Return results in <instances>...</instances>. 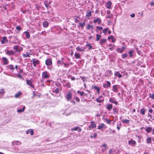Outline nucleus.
<instances>
[{
    "mask_svg": "<svg viewBox=\"0 0 154 154\" xmlns=\"http://www.w3.org/2000/svg\"><path fill=\"white\" fill-rule=\"evenodd\" d=\"M45 64L47 66H50L52 64V60L50 59H48L45 60Z\"/></svg>",
    "mask_w": 154,
    "mask_h": 154,
    "instance_id": "obj_1",
    "label": "nucleus"
},
{
    "mask_svg": "<svg viewBox=\"0 0 154 154\" xmlns=\"http://www.w3.org/2000/svg\"><path fill=\"white\" fill-rule=\"evenodd\" d=\"M8 40L7 39V38L6 37L4 36L2 38V40L1 41V42L2 44H4L8 43Z\"/></svg>",
    "mask_w": 154,
    "mask_h": 154,
    "instance_id": "obj_2",
    "label": "nucleus"
},
{
    "mask_svg": "<svg viewBox=\"0 0 154 154\" xmlns=\"http://www.w3.org/2000/svg\"><path fill=\"white\" fill-rule=\"evenodd\" d=\"M42 77L43 79H47L49 78V76L48 75V72L47 71L44 72L42 74Z\"/></svg>",
    "mask_w": 154,
    "mask_h": 154,
    "instance_id": "obj_3",
    "label": "nucleus"
},
{
    "mask_svg": "<svg viewBox=\"0 0 154 154\" xmlns=\"http://www.w3.org/2000/svg\"><path fill=\"white\" fill-rule=\"evenodd\" d=\"M91 125L89 126V128L91 129L92 128H95L96 127V125L94 121L91 122Z\"/></svg>",
    "mask_w": 154,
    "mask_h": 154,
    "instance_id": "obj_4",
    "label": "nucleus"
},
{
    "mask_svg": "<svg viewBox=\"0 0 154 154\" xmlns=\"http://www.w3.org/2000/svg\"><path fill=\"white\" fill-rule=\"evenodd\" d=\"M109 101L112 103H113L116 105H117L118 102L114 98L111 97L109 99Z\"/></svg>",
    "mask_w": 154,
    "mask_h": 154,
    "instance_id": "obj_5",
    "label": "nucleus"
},
{
    "mask_svg": "<svg viewBox=\"0 0 154 154\" xmlns=\"http://www.w3.org/2000/svg\"><path fill=\"white\" fill-rule=\"evenodd\" d=\"M33 61V63L34 66L35 67L37 64H38L40 63V62L38 60H35V59H33L32 61Z\"/></svg>",
    "mask_w": 154,
    "mask_h": 154,
    "instance_id": "obj_6",
    "label": "nucleus"
},
{
    "mask_svg": "<svg viewBox=\"0 0 154 154\" xmlns=\"http://www.w3.org/2000/svg\"><path fill=\"white\" fill-rule=\"evenodd\" d=\"M72 93L71 92H69L67 95L66 98L67 101L71 100L72 98Z\"/></svg>",
    "mask_w": 154,
    "mask_h": 154,
    "instance_id": "obj_7",
    "label": "nucleus"
},
{
    "mask_svg": "<svg viewBox=\"0 0 154 154\" xmlns=\"http://www.w3.org/2000/svg\"><path fill=\"white\" fill-rule=\"evenodd\" d=\"M112 3L110 1H109L106 4V7L109 9H110L111 8V5Z\"/></svg>",
    "mask_w": 154,
    "mask_h": 154,
    "instance_id": "obj_8",
    "label": "nucleus"
},
{
    "mask_svg": "<svg viewBox=\"0 0 154 154\" xmlns=\"http://www.w3.org/2000/svg\"><path fill=\"white\" fill-rule=\"evenodd\" d=\"M112 75V72L111 70H110L106 71L105 74V76L106 77H108L111 76Z\"/></svg>",
    "mask_w": 154,
    "mask_h": 154,
    "instance_id": "obj_9",
    "label": "nucleus"
},
{
    "mask_svg": "<svg viewBox=\"0 0 154 154\" xmlns=\"http://www.w3.org/2000/svg\"><path fill=\"white\" fill-rule=\"evenodd\" d=\"M6 54L8 55H14V52L12 50H8L6 52Z\"/></svg>",
    "mask_w": 154,
    "mask_h": 154,
    "instance_id": "obj_10",
    "label": "nucleus"
},
{
    "mask_svg": "<svg viewBox=\"0 0 154 154\" xmlns=\"http://www.w3.org/2000/svg\"><path fill=\"white\" fill-rule=\"evenodd\" d=\"M112 104L109 103L106 105V109L109 111H110L112 108Z\"/></svg>",
    "mask_w": 154,
    "mask_h": 154,
    "instance_id": "obj_11",
    "label": "nucleus"
},
{
    "mask_svg": "<svg viewBox=\"0 0 154 154\" xmlns=\"http://www.w3.org/2000/svg\"><path fill=\"white\" fill-rule=\"evenodd\" d=\"M2 60L3 62L4 65H7L8 63V61L6 58L5 57H3L2 58Z\"/></svg>",
    "mask_w": 154,
    "mask_h": 154,
    "instance_id": "obj_12",
    "label": "nucleus"
},
{
    "mask_svg": "<svg viewBox=\"0 0 154 154\" xmlns=\"http://www.w3.org/2000/svg\"><path fill=\"white\" fill-rule=\"evenodd\" d=\"M26 84L30 85L31 87L33 88H34V86L32 84V81L29 80H27L26 79Z\"/></svg>",
    "mask_w": 154,
    "mask_h": 154,
    "instance_id": "obj_13",
    "label": "nucleus"
},
{
    "mask_svg": "<svg viewBox=\"0 0 154 154\" xmlns=\"http://www.w3.org/2000/svg\"><path fill=\"white\" fill-rule=\"evenodd\" d=\"M76 50L79 51L80 52H83L85 51V48H82L80 47L79 46H77L76 48Z\"/></svg>",
    "mask_w": 154,
    "mask_h": 154,
    "instance_id": "obj_14",
    "label": "nucleus"
},
{
    "mask_svg": "<svg viewBox=\"0 0 154 154\" xmlns=\"http://www.w3.org/2000/svg\"><path fill=\"white\" fill-rule=\"evenodd\" d=\"M94 23H95L97 22L99 25L100 24L101 22V20L100 18H97L96 19L94 20L93 21Z\"/></svg>",
    "mask_w": 154,
    "mask_h": 154,
    "instance_id": "obj_15",
    "label": "nucleus"
},
{
    "mask_svg": "<svg viewBox=\"0 0 154 154\" xmlns=\"http://www.w3.org/2000/svg\"><path fill=\"white\" fill-rule=\"evenodd\" d=\"M92 88H94L97 90V93L99 94L100 93V88L95 85H93L92 87Z\"/></svg>",
    "mask_w": 154,
    "mask_h": 154,
    "instance_id": "obj_16",
    "label": "nucleus"
},
{
    "mask_svg": "<svg viewBox=\"0 0 154 154\" xmlns=\"http://www.w3.org/2000/svg\"><path fill=\"white\" fill-rule=\"evenodd\" d=\"M110 85V82L109 81H107V85L106 84H104L103 85V87L104 88H107L109 87Z\"/></svg>",
    "mask_w": 154,
    "mask_h": 154,
    "instance_id": "obj_17",
    "label": "nucleus"
},
{
    "mask_svg": "<svg viewBox=\"0 0 154 154\" xmlns=\"http://www.w3.org/2000/svg\"><path fill=\"white\" fill-rule=\"evenodd\" d=\"M72 131H78L79 132H80L82 130L81 128L79 127H75L71 129Z\"/></svg>",
    "mask_w": 154,
    "mask_h": 154,
    "instance_id": "obj_18",
    "label": "nucleus"
},
{
    "mask_svg": "<svg viewBox=\"0 0 154 154\" xmlns=\"http://www.w3.org/2000/svg\"><path fill=\"white\" fill-rule=\"evenodd\" d=\"M112 91L116 93L118 91V88L117 85H113L112 87Z\"/></svg>",
    "mask_w": 154,
    "mask_h": 154,
    "instance_id": "obj_19",
    "label": "nucleus"
},
{
    "mask_svg": "<svg viewBox=\"0 0 154 154\" xmlns=\"http://www.w3.org/2000/svg\"><path fill=\"white\" fill-rule=\"evenodd\" d=\"M43 25L44 27L47 28L48 26L49 23L48 21H45L43 23Z\"/></svg>",
    "mask_w": 154,
    "mask_h": 154,
    "instance_id": "obj_20",
    "label": "nucleus"
},
{
    "mask_svg": "<svg viewBox=\"0 0 154 154\" xmlns=\"http://www.w3.org/2000/svg\"><path fill=\"white\" fill-rule=\"evenodd\" d=\"M114 75L115 76H117L119 78H121L122 76V75L119 73V72L118 71L116 72L115 73Z\"/></svg>",
    "mask_w": 154,
    "mask_h": 154,
    "instance_id": "obj_21",
    "label": "nucleus"
},
{
    "mask_svg": "<svg viewBox=\"0 0 154 154\" xmlns=\"http://www.w3.org/2000/svg\"><path fill=\"white\" fill-rule=\"evenodd\" d=\"M152 129V128L151 127H148L145 128L146 131L148 133L150 132L151 131Z\"/></svg>",
    "mask_w": 154,
    "mask_h": 154,
    "instance_id": "obj_22",
    "label": "nucleus"
},
{
    "mask_svg": "<svg viewBox=\"0 0 154 154\" xmlns=\"http://www.w3.org/2000/svg\"><path fill=\"white\" fill-rule=\"evenodd\" d=\"M106 42V40L105 39H101L100 42V43L101 45H103Z\"/></svg>",
    "mask_w": 154,
    "mask_h": 154,
    "instance_id": "obj_23",
    "label": "nucleus"
},
{
    "mask_svg": "<svg viewBox=\"0 0 154 154\" xmlns=\"http://www.w3.org/2000/svg\"><path fill=\"white\" fill-rule=\"evenodd\" d=\"M5 92V91H4V89H2L0 91V98L3 96Z\"/></svg>",
    "mask_w": 154,
    "mask_h": 154,
    "instance_id": "obj_24",
    "label": "nucleus"
},
{
    "mask_svg": "<svg viewBox=\"0 0 154 154\" xmlns=\"http://www.w3.org/2000/svg\"><path fill=\"white\" fill-rule=\"evenodd\" d=\"M74 55L76 59H79L81 58V56L79 53H75Z\"/></svg>",
    "mask_w": 154,
    "mask_h": 154,
    "instance_id": "obj_25",
    "label": "nucleus"
},
{
    "mask_svg": "<svg viewBox=\"0 0 154 154\" xmlns=\"http://www.w3.org/2000/svg\"><path fill=\"white\" fill-rule=\"evenodd\" d=\"M8 68L10 69L13 70L14 69V68L13 65H10L7 66Z\"/></svg>",
    "mask_w": 154,
    "mask_h": 154,
    "instance_id": "obj_26",
    "label": "nucleus"
},
{
    "mask_svg": "<svg viewBox=\"0 0 154 154\" xmlns=\"http://www.w3.org/2000/svg\"><path fill=\"white\" fill-rule=\"evenodd\" d=\"M105 126L104 124L102 123L100 125H99L98 127V129H102L103 128V127Z\"/></svg>",
    "mask_w": 154,
    "mask_h": 154,
    "instance_id": "obj_27",
    "label": "nucleus"
},
{
    "mask_svg": "<svg viewBox=\"0 0 154 154\" xmlns=\"http://www.w3.org/2000/svg\"><path fill=\"white\" fill-rule=\"evenodd\" d=\"M147 143L149 144L151 143V137H148L146 140Z\"/></svg>",
    "mask_w": 154,
    "mask_h": 154,
    "instance_id": "obj_28",
    "label": "nucleus"
},
{
    "mask_svg": "<svg viewBox=\"0 0 154 154\" xmlns=\"http://www.w3.org/2000/svg\"><path fill=\"white\" fill-rule=\"evenodd\" d=\"M96 36H97V37H96V40L97 41H99V40L101 38V35L99 34H97L96 35Z\"/></svg>",
    "mask_w": 154,
    "mask_h": 154,
    "instance_id": "obj_29",
    "label": "nucleus"
},
{
    "mask_svg": "<svg viewBox=\"0 0 154 154\" xmlns=\"http://www.w3.org/2000/svg\"><path fill=\"white\" fill-rule=\"evenodd\" d=\"M132 143V144H134L136 143V142L135 141L133 140L132 139H131L128 141V144H130Z\"/></svg>",
    "mask_w": 154,
    "mask_h": 154,
    "instance_id": "obj_30",
    "label": "nucleus"
},
{
    "mask_svg": "<svg viewBox=\"0 0 154 154\" xmlns=\"http://www.w3.org/2000/svg\"><path fill=\"white\" fill-rule=\"evenodd\" d=\"M25 34L26 35V37L27 38H29L30 37V35L29 32L26 31L24 32Z\"/></svg>",
    "mask_w": 154,
    "mask_h": 154,
    "instance_id": "obj_31",
    "label": "nucleus"
},
{
    "mask_svg": "<svg viewBox=\"0 0 154 154\" xmlns=\"http://www.w3.org/2000/svg\"><path fill=\"white\" fill-rule=\"evenodd\" d=\"M113 112L114 113L118 114V112L119 111L118 109L117 108H115L113 109Z\"/></svg>",
    "mask_w": 154,
    "mask_h": 154,
    "instance_id": "obj_32",
    "label": "nucleus"
},
{
    "mask_svg": "<svg viewBox=\"0 0 154 154\" xmlns=\"http://www.w3.org/2000/svg\"><path fill=\"white\" fill-rule=\"evenodd\" d=\"M87 29H93V26L92 25H91L89 24H88L87 27Z\"/></svg>",
    "mask_w": 154,
    "mask_h": 154,
    "instance_id": "obj_33",
    "label": "nucleus"
},
{
    "mask_svg": "<svg viewBox=\"0 0 154 154\" xmlns=\"http://www.w3.org/2000/svg\"><path fill=\"white\" fill-rule=\"evenodd\" d=\"M96 100L97 102L98 103H102L104 102V100L103 99V100H100V99H99L98 98H97Z\"/></svg>",
    "mask_w": 154,
    "mask_h": 154,
    "instance_id": "obj_34",
    "label": "nucleus"
},
{
    "mask_svg": "<svg viewBox=\"0 0 154 154\" xmlns=\"http://www.w3.org/2000/svg\"><path fill=\"white\" fill-rule=\"evenodd\" d=\"M22 94V93L21 92H19L17 94H16L15 95V98H18L20 95Z\"/></svg>",
    "mask_w": 154,
    "mask_h": 154,
    "instance_id": "obj_35",
    "label": "nucleus"
},
{
    "mask_svg": "<svg viewBox=\"0 0 154 154\" xmlns=\"http://www.w3.org/2000/svg\"><path fill=\"white\" fill-rule=\"evenodd\" d=\"M86 46L88 47V49L89 50L92 49V46L90 44H88L86 45Z\"/></svg>",
    "mask_w": 154,
    "mask_h": 154,
    "instance_id": "obj_36",
    "label": "nucleus"
},
{
    "mask_svg": "<svg viewBox=\"0 0 154 154\" xmlns=\"http://www.w3.org/2000/svg\"><path fill=\"white\" fill-rule=\"evenodd\" d=\"M122 122L123 123H126L127 124H128L130 123L129 120H128L125 119V120H122Z\"/></svg>",
    "mask_w": 154,
    "mask_h": 154,
    "instance_id": "obj_37",
    "label": "nucleus"
},
{
    "mask_svg": "<svg viewBox=\"0 0 154 154\" xmlns=\"http://www.w3.org/2000/svg\"><path fill=\"white\" fill-rule=\"evenodd\" d=\"M140 113L143 115H144L145 113V110L144 109H142L140 110Z\"/></svg>",
    "mask_w": 154,
    "mask_h": 154,
    "instance_id": "obj_38",
    "label": "nucleus"
},
{
    "mask_svg": "<svg viewBox=\"0 0 154 154\" xmlns=\"http://www.w3.org/2000/svg\"><path fill=\"white\" fill-rule=\"evenodd\" d=\"M84 92H81L79 91H77V93L80 94L81 96H82L84 94Z\"/></svg>",
    "mask_w": 154,
    "mask_h": 154,
    "instance_id": "obj_39",
    "label": "nucleus"
},
{
    "mask_svg": "<svg viewBox=\"0 0 154 154\" xmlns=\"http://www.w3.org/2000/svg\"><path fill=\"white\" fill-rule=\"evenodd\" d=\"M26 54H24L23 55V56L25 57H29V55L28 52H26Z\"/></svg>",
    "mask_w": 154,
    "mask_h": 154,
    "instance_id": "obj_40",
    "label": "nucleus"
},
{
    "mask_svg": "<svg viewBox=\"0 0 154 154\" xmlns=\"http://www.w3.org/2000/svg\"><path fill=\"white\" fill-rule=\"evenodd\" d=\"M86 16L87 17H90L91 15V11H89L88 12H87L86 14Z\"/></svg>",
    "mask_w": 154,
    "mask_h": 154,
    "instance_id": "obj_41",
    "label": "nucleus"
},
{
    "mask_svg": "<svg viewBox=\"0 0 154 154\" xmlns=\"http://www.w3.org/2000/svg\"><path fill=\"white\" fill-rule=\"evenodd\" d=\"M109 28H105L104 29L103 31V33H104V34H106L107 31L108 30Z\"/></svg>",
    "mask_w": 154,
    "mask_h": 154,
    "instance_id": "obj_42",
    "label": "nucleus"
},
{
    "mask_svg": "<svg viewBox=\"0 0 154 154\" xmlns=\"http://www.w3.org/2000/svg\"><path fill=\"white\" fill-rule=\"evenodd\" d=\"M149 97L152 99H154V93H153L152 94H150Z\"/></svg>",
    "mask_w": 154,
    "mask_h": 154,
    "instance_id": "obj_43",
    "label": "nucleus"
},
{
    "mask_svg": "<svg viewBox=\"0 0 154 154\" xmlns=\"http://www.w3.org/2000/svg\"><path fill=\"white\" fill-rule=\"evenodd\" d=\"M133 52V51H131L129 52V53L130 57H132L133 56V55L132 54V53Z\"/></svg>",
    "mask_w": 154,
    "mask_h": 154,
    "instance_id": "obj_44",
    "label": "nucleus"
},
{
    "mask_svg": "<svg viewBox=\"0 0 154 154\" xmlns=\"http://www.w3.org/2000/svg\"><path fill=\"white\" fill-rule=\"evenodd\" d=\"M122 58L123 59H125L128 56V55L127 54H122Z\"/></svg>",
    "mask_w": 154,
    "mask_h": 154,
    "instance_id": "obj_45",
    "label": "nucleus"
},
{
    "mask_svg": "<svg viewBox=\"0 0 154 154\" xmlns=\"http://www.w3.org/2000/svg\"><path fill=\"white\" fill-rule=\"evenodd\" d=\"M109 46V49L111 50H112L114 48L113 45H112L110 44Z\"/></svg>",
    "mask_w": 154,
    "mask_h": 154,
    "instance_id": "obj_46",
    "label": "nucleus"
},
{
    "mask_svg": "<svg viewBox=\"0 0 154 154\" xmlns=\"http://www.w3.org/2000/svg\"><path fill=\"white\" fill-rule=\"evenodd\" d=\"M21 74H20V72H18V74H17V77L19 79H22V77L21 75H20Z\"/></svg>",
    "mask_w": 154,
    "mask_h": 154,
    "instance_id": "obj_47",
    "label": "nucleus"
},
{
    "mask_svg": "<svg viewBox=\"0 0 154 154\" xmlns=\"http://www.w3.org/2000/svg\"><path fill=\"white\" fill-rule=\"evenodd\" d=\"M59 89L58 88H57L55 91H53L54 92H55L56 94H57L59 92Z\"/></svg>",
    "mask_w": 154,
    "mask_h": 154,
    "instance_id": "obj_48",
    "label": "nucleus"
},
{
    "mask_svg": "<svg viewBox=\"0 0 154 154\" xmlns=\"http://www.w3.org/2000/svg\"><path fill=\"white\" fill-rule=\"evenodd\" d=\"M79 24L81 26L82 28H83L84 26L85 25V22L83 23H80Z\"/></svg>",
    "mask_w": 154,
    "mask_h": 154,
    "instance_id": "obj_49",
    "label": "nucleus"
},
{
    "mask_svg": "<svg viewBox=\"0 0 154 154\" xmlns=\"http://www.w3.org/2000/svg\"><path fill=\"white\" fill-rule=\"evenodd\" d=\"M75 99L76 100V101L78 102H80V99L78 97H75Z\"/></svg>",
    "mask_w": 154,
    "mask_h": 154,
    "instance_id": "obj_50",
    "label": "nucleus"
},
{
    "mask_svg": "<svg viewBox=\"0 0 154 154\" xmlns=\"http://www.w3.org/2000/svg\"><path fill=\"white\" fill-rule=\"evenodd\" d=\"M97 134L96 133H94V134L93 135V136H92V135H91V137H94V138H96L97 136Z\"/></svg>",
    "mask_w": 154,
    "mask_h": 154,
    "instance_id": "obj_51",
    "label": "nucleus"
},
{
    "mask_svg": "<svg viewBox=\"0 0 154 154\" xmlns=\"http://www.w3.org/2000/svg\"><path fill=\"white\" fill-rule=\"evenodd\" d=\"M66 86L67 87L70 88H71V86H70V83L68 82L66 84Z\"/></svg>",
    "mask_w": 154,
    "mask_h": 154,
    "instance_id": "obj_52",
    "label": "nucleus"
},
{
    "mask_svg": "<svg viewBox=\"0 0 154 154\" xmlns=\"http://www.w3.org/2000/svg\"><path fill=\"white\" fill-rule=\"evenodd\" d=\"M30 134L31 135H33L34 134V132L32 130H30Z\"/></svg>",
    "mask_w": 154,
    "mask_h": 154,
    "instance_id": "obj_53",
    "label": "nucleus"
},
{
    "mask_svg": "<svg viewBox=\"0 0 154 154\" xmlns=\"http://www.w3.org/2000/svg\"><path fill=\"white\" fill-rule=\"evenodd\" d=\"M64 66L65 67H68L69 66V63L66 64V63H64Z\"/></svg>",
    "mask_w": 154,
    "mask_h": 154,
    "instance_id": "obj_54",
    "label": "nucleus"
},
{
    "mask_svg": "<svg viewBox=\"0 0 154 154\" xmlns=\"http://www.w3.org/2000/svg\"><path fill=\"white\" fill-rule=\"evenodd\" d=\"M16 29H17L19 30V31L21 29V28L19 26H17L16 27Z\"/></svg>",
    "mask_w": 154,
    "mask_h": 154,
    "instance_id": "obj_55",
    "label": "nucleus"
},
{
    "mask_svg": "<svg viewBox=\"0 0 154 154\" xmlns=\"http://www.w3.org/2000/svg\"><path fill=\"white\" fill-rule=\"evenodd\" d=\"M96 28H98V29H99L100 30H101L103 29V27H100V26H97L96 27Z\"/></svg>",
    "mask_w": 154,
    "mask_h": 154,
    "instance_id": "obj_56",
    "label": "nucleus"
},
{
    "mask_svg": "<svg viewBox=\"0 0 154 154\" xmlns=\"http://www.w3.org/2000/svg\"><path fill=\"white\" fill-rule=\"evenodd\" d=\"M17 112H23V111L22 110V109H18L17 111Z\"/></svg>",
    "mask_w": 154,
    "mask_h": 154,
    "instance_id": "obj_57",
    "label": "nucleus"
},
{
    "mask_svg": "<svg viewBox=\"0 0 154 154\" xmlns=\"http://www.w3.org/2000/svg\"><path fill=\"white\" fill-rule=\"evenodd\" d=\"M18 46L17 45L15 46L14 47V48L15 49H18Z\"/></svg>",
    "mask_w": 154,
    "mask_h": 154,
    "instance_id": "obj_58",
    "label": "nucleus"
},
{
    "mask_svg": "<svg viewBox=\"0 0 154 154\" xmlns=\"http://www.w3.org/2000/svg\"><path fill=\"white\" fill-rule=\"evenodd\" d=\"M130 16L131 17H134L135 16V15L133 13L130 14Z\"/></svg>",
    "mask_w": 154,
    "mask_h": 154,
    "instance_id": "obj_59",
    "label": "nucleus"
},
{
    "mask_svg": "<svg viewBox=\"0 0 154 154\" xmlns=\"http://www.w3.org/2000/svg\"><path fill=\"white\" fill-rule=\"evenodd\" d=\"M61 63H62V61L61 60H58L57 62V64H61Z\"/></svg>",
    "mask_w": 154,
    "mask_h": 154,
    "instance_id": "obj_60",
    "label": "nucleus"
},
{
    "mask_svg": "<svg viewBox=\"0 0 154 154\" xmlns=\"http://www.w3.org/2000/svg\"><path fill=\"white\" fill-rule=\"evenodd\" d=\"M81 78V79L83 80V82H84V80L85 79V77H82V76H80Z\"/></svg>",
    "mask_w": 154,
    "mask_h": 154,
    "instance_id": "obj_61",
    "label": "nucleus"
},
{
    "mask_svg": "<svg viewBox=\"0 0 154 154\" xmlns=\"http://www.w3.org/2000/svg\"><path fill=\"white\" fill-rule=\"evenodd\" d=\"M41 33L42 35H46V33L45 31H43Z\"/></svg>",
    "mask_w": 154,
    "mask_h": 154,
    "instance_id": "obj_62",
    "label": "nucleus"
},
{
    "mask_svg": "<svg viewBox=\"0 0 154 154\" xmlns=\"http://www.w3.org/2000/svg\"><path fill=\"white\" fill-rule=\"evenodd\" d=\"M106 122L107 123L109 124H110L111 123V120H109L108 119L106 120Z\"/></svg>",
    "mask_w": 154,
    "mask_h": 154,
    "instance_id": "obj_63",
    "label": "nucleus"
},
{
    "mask_svg": "<svg viewBox=\"0 0 154 154\" xmlns=\"http://www.w3.org/2000/svg\"><path fill=\"white\" fill-rule=\"evenodd\" d=\"M107 13L108 14H110L111 13V11L110 10H107Z\"/></svg>",
    "mask_w": 154,
    "mask_h": 154,
    "instance_id": "obj_64",
    "label": "nucleus"
}]
</instances>
